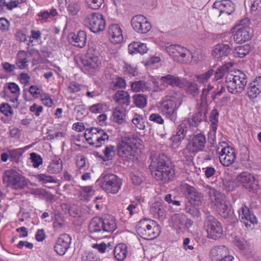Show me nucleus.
Returning a JSON list of instances; mask_svg holds the SVG:
<instances>
[{
  "label": "nucleus",
  "mask_w": 261,
  "mask_h": 261,
  "mask_svg": "<svg viewBox=\"0 0 261 261\" xmlns=\"http://www.w3.org/2000/svg\"><path fill=\"white\" fill-rule=\"evenodd\" d=\"M30 159L35 168L39 167L42 163V159L41 156L36 153L33 152L30 154Z\"/></svg>",
  "instance_id": "nucleus-56"
},
{
  "label": "nucleus",
  "mask_w": 261,
  "mask_h": 261,
  "mask_svg": "<svg viewBox=\"0 0 261 261\" xmlns=\"http://www.w3.org/2000/svg\"><path fill=\"white\" fill-rule=\"evenodd\" d=\"M206 191L211 202L214 204V208L218 214L223 217H228L230 214V208L226 201L225 195L210 186L206 188Z\"/></svg>",
  "instance_id": "nucleus-4"
},
{
  "label": "nucleus",
  "mask_w": 261,
  "mask_h": 261,
  "mask_svg": "<svg viewBox=\"0 0 261 261\" xmlns=\"http://www.w3.org/2000/svg\"><path fill=\"white\" fill-rule=\"evenodd\" d=\"M206 143L204 134L200 133L190 137L188 143L184 151L186 150L190 153H196L204 150Z\"/></svg>",
  "instance_id": "nucleus-12"
},
{
  "label": "nucleus",
  "mask_w": 261,
  "mask_h": 261,
  "mask_svg": "<svg viewBox=\"0 0 261 261\" xmlns=\"http://www.w3.org/2000/svg\"><path fill=\"white\" fill-rule=\"evenodd\" d=\"M182 97L183 95L180 92L171 90L168 91L167 95L165 97V99L172 101L177 105L178 103H181Z\"/></svg>",
  "instance_id": "nucleus-37"
},
{
  "label": "nucleus",
  "mask_w": 261,
  "mask_h": 261,
  "mask_svg": "<svg viewBox=\"0 0 261 261\" xmlns=\"http://www.w3.org/2000/svg\"><path fill=\"white\" fill-rule=\"evenodd\" d=\"M115 101L120 105L127 106L130 103V96L125 91H118L113 97Z\"/></svg>",
  "instance_id": "nucleus-29"
},
{
  "label": "nucleus",
  "mask_w": 261,
  "mask_h": 261,
  "mask_svg": "<svg viewBox=\"0 0 261 261\" xmlns=\"http://www.w3.org/2000/svg\"><path fill=\"white\" fill-rule=\"evenodd\" d=\"M71 242V238L69 235L66 233L61 234L54 247L55 250L60 255H64L70 248Z\"/></svg>",
  "instance_id": "nucleus-20"
},
{
  "label": "nucleus",
  "mask_w": 261,
  "mask_h": 261,
  "mask_svg": "<svg viewBox=\"0 0 261 261\" xmlns=\"http://www.w3.org/2000/svg\"><path fill=\"white\" fill-rule=\"evenodd\" d=\"M92 190L91 186H85L81 188V196L84 200H87Z\"/></svg>",
  "instance_id": "nucleus-62"
},
{
  "label": "nucleus",
  "mask_w": 261,
  "mask_h": 261,
  "mask_svg": "<svg viewBox=\"0 0 261 261\" xmlns=\"http://www.w3.org/2000/svg\"><path fill=\"white\" fill-rule=\"evenodd\" d=\"M178 106L171 100L164 99L160 103V110L166 118L173 122H175L177 119V111Z\"/></svg>",
  "instance_id": "nucleus-15"
},
{
  "label": "nucleus",
  "mask_w": 261,
  "mask_h": 261,
  "mask_svg": "<svg viewBox=\"0 0 261 261\" xmlns=\"http://www.w3.org/2000/svg\"><path fill=\"white\" fill-rule=\"evenodd\" d=\"M237 180L250 192L254 193L258 189L257 181L254 176L247 172H243L238 175Z\"/></svg>",
  "instance_id": "nucleus-17"
},
{
  "label": "nucleus",
  "mask_w": 261,
  "mask_h": 261,
  "mask_svg": "<svg viewBox=\"0 0 261 261\" xmlns=\"http://www.w3.org/2000/svg\"><path fill=\"white\" fill-rule=\"evenodd\" d=\"M164 154L160 155L152 161L150 169L152 176L158 180L165 182L171 180L174 175V171L172 167L167 165Z\"/></svg>",
  "instance_id": "nucleus-1"
},
{
  "label": "nucleus",
  "mask_w": 261,
  "mask_h": 261,
  "mask_svg": "<svg viewBox=\"0 0 261 261\" xmlns=\"http://www.w3.org/2000/svg\"><path fill=\"white\" fill-rule=\"evenodd\" d=\"M123 71L125 74L128 75L135 76L137 74L136 68L132 67L131 65L125 62L124 63V65L123 66Z\"/></svg>",
  "instance_id": "nucleus-58"
},
{
  "label": "nucleus",
  "mask_w": 261,
  "mask_h": 261,
  "mask_svg": "<svg viewBox=\"0 0 261 261\" xmlns=\"http://www.w3.org/2000/svg\"><path fill=\"white\" fill-rule=\"evenodd\" d=\"M196 206L188 202L186 204L185 208L187 213L190 214L194 217L198 218L200 216L201 213L199 208Z\"/></svg>",
  "instance_id": "nucleus-47"
},
{
  "label": "nucleus",
  "mask_w": 261,
  "mask_h": 261,
  "mask_svg": "<svg viewBox=\"0 0 261 261\" xmlns=\"http://www.w3.org/2000/svg\"><path fill=\"white\" fill-rule=\"evenodd\" d=\"M132 123L139 129L142 130L145 128L144 121L143 117L138 114H135L132 120Z\"/></svg>",
  "instance_id": "nucleus-49"
},
{
  "label": "nucleus",
  "mask_w": 261,
  "mask_h": 261,
  "mask_svg": "<svg viewBox=\"0 0 261 261\" xmlns=\"http://www.w3.org/2000/svg\"><path fill=\"white\" fill-rule=\"evenodd\" d=\"M212 83H209L207 85L202 89L201 97L202 100H206L207 96L209 94L210 92L214 88V86Z\"/></svg>",
  "instance_id": "nucleus-59"
},
{
  "label": "nucleus",
  "mask_w": 261,
  "mask_h": 261,
  "mask_svg": "<svg viewBox=\"0 0 261 261\" xmlns=\"http://www.w3.org/2000/svg\"><path fill=\"white\" fill-rule=\"evenodd\" d=\"M103 225V233L112 232L116 229V224L115 218L109 215H105L101 218Z\"/></svg>",
  "instance_id": "nucleus-28"
},
{
  "label": "nucleus",
  "mask_w": 261,
  "mask_h": 261,
  "mask_svg": "<svg viewBox=\"0 0 261 261\" xmlns=\"http://www.w3.org/2000/svg\"><path fill=\"white\" fill-rule=\"evenodd\" d=\"M261 93V76L256 77L249 84L247 94L250 98H256Z\"/></svg>",
  "instance_id": "nucleus-26"
},
{
  "label": "nucleus",
  "mask_w": 261,
  "mask_h": 261,
  "mask_svg": "<svg viewBox=\"0 0 261 261\" xmlns=\"http://www.w3.org/2000/svg\"><path fill=\"white\" fill-rule=\"evenodd\" d=\"M148 88L147 84L142 81H135L131 84V89L135 92H145Z\"/></svg>",
  "instance_id": "nucleus-41"
},
{
  "label": "nucleus",
  "mask_w": 261,
  "mask_h": 261,
  "mask_svg": "<svg viewBox=\"0 0 261 261\" xmlns=\"http://www.w3.org/2000/svg\"><path fill=\"white\" fill-rule=\"evenodd\" d=\"M97 182L103 191L108 194H112L117 193L122 184L120 178L111 173L102 174L98 179Z\"/></svg>",
  "instance_id": "nucleus-7"
},
{
  "label": "nucleus",
  "mask_w": 261,
  "mask_h": 261,
  "mask_svg": "<svg viewBox=\"0 0 261 261\" xmlns=\"http://www.w3.org/2000/svg\"><path fill=\"white\" fill-rule=\"evenodd\" d=\"M261 11V0H251V12L256 14Z\"/></svg>",
  "instance_id": "nucleus-57"
},
{
  "label": "nucleus",
  "mask_w": 261,
  "mask_h": 261,
  "mask_svg": "<svg viewBox=\"0 0 261 261\" xmlns=\"http://www.w3.org/2000/svg\"><path fill=\"white\" fill-rule=\"evenodd\" d=\"M0 111L6 116H11L13 113L12 108L7 103H3L0 105Z\"/></svg>",
  "instance_id": "nucleus-55"
},
{
  "label": "nucleus",
  "mask_w": 261,
  "mask_h": 261,
  "mask_svg": "<svg viewBox=\"0 0 261 261\" xmlns=\"http://www.w3.org/2000/svg\"><path fill=\"white\" fill-rule=\"evenodd\" d=\"M248 19L242 20L240 23L234 27L233 39L237 43H242L249 40L253 36V31L249 27Z\"/></svg>",
  "instance_id": "nucleus-9"
},
{
  "label": "nucleus",
  "mask_w": 261,
  "mask_h": 261,
  "mask_svg": "<svg viewBox=\"0 0 261 261\" xmlns=\"http://www.w3.org/2000/svg\"><path fill=\"white\" fill-rule=\"evenodd\" d=\"M228 91L233 94L241 93L247 83V77L245 73L237 70L234 73H228L225 77Z\"/></svg>",
  "instance_id": "nucleus-3"
},
{
  "label": "nucleus",
  "mask_w": 261,
  "mask_h": 261,
  "mask_svg": "<svg viewBox=\"0 0 261 261\" xmlns=\"http://www.w3.org/2000/svg\"><path fill=\"white\" fill-rule=\"evenodd\" d=\"M30 110L31 112L34 113L36 116H39L40 113L43 111V107L41 106H38L36 103H34L30 108Z\"/></svg>",
  "instance_id": "nucleus-64"
},
{
  "label": "nucleus",
  "mask_w": 261,
  "mask_h": 261,
  "mask_svg": "<svg viewBox=\"0 0 261 261\" xmlns=\"http://www.w3.org/2000/svg\"><path fill=\"white\" fill-rule=\"evenodd\" d=\"M182 191L187 195L189 200L188 203L194 205H200L203 200L202 194L199 192L195 188L188 185L187 184L181 185Z\"/></svg>",
  "instance_id": "nucleus-14"
},
{
  "label": "nucleus",
  "mask_w": 261,
  "mask_h": 261,
  "mask_svg": "<svg viewBox=\"0 0 261 261\" xmlns=\"http://www.w3.org/2000/svg\"><path fill=\"white\" fill-rule=\"evenodd\" d=\"M228 67L226 65H223L219 67L216 71H214V81H218V80L222 79L227 72Z\"/></svg>",
  "instance_id": "nucleus-48"
},
{
  "label": "nucleus",
  "mask_w": 261,
  "mask_h": 261,
  "mask_svg": "<svg viewBox=\"0 0 261 261\" xmlns=\"http://www.w3.org/2000/svg\"><path fill=\"white\" fill-rule=\"evenodd\" d=\"M186 93L193 97L197 96L199 93L198 84L195 83L189 82L186 89Z\"/></svg>",
  "instance_id": "nucleus-45"
},
{
  "label": "nucleus",
  "mask_w": 261,
  "mask_h": 261,
  "mask_svg": "<svg viewBox=\"0 0 261 261\" xmlns=\"http://www.w3.org/2000/svg\"><path fill=\"white\" fill-rule=\"evenodd\" d=\"M125 81L121 77H118L111 82L110 87L113 90H116L117 89L125 88Z\"/></svg>",
  "instance_id": "nucleus-43"
},
{
  "label": "nucleus",
  "mask_w": 261,
  "mask_h": 261,
  "mask_svg": "<svg viewBox=\"0 0 261 261\" xmlns=\"http://www.w3.org/2000/svg\"><path fill=\"white\" fill-rule=\"evenodd\" d=\"M214 70L210 69L205 73L198 74L195 76L196 82L199 84L205 85L209 81L210 79L214 74Z\"/></svg>",
  "instance_id": "nucleus-40"
},
{
  "label": "nucleus",
  "mask_w": 261,
  "mask_h": 261,
  "mask_svg": "<svg viewBox=\"0 0 261 261\" xmlns=\"http://www.w3.org/2000/svg\"><path fill=\"white\" fill-rule=\"evenodd\" d=\"M128 50L130 54L136 53L144 54L147 53L148 48L146 44L140 42H134L129 44Z\"/></svg>",
  "instance_id": "nucleus-31"
},
{
  "label": "nucleus",
  "mask_w": 261,
  "mask_h": 261,
  "mask_svg": "<svg viewBox=\"0 0 261 261\" xmlns=\"http://www.w3.org/2000/svg\"><path fill=\"white\" fill-rule=\"evenodd\" d=\"M80 9V4L76 2H71L67 7L68 12L72 15H76Z\"/></svg>",
  "instance_id": "nucleus-53"
},
{
  "label": "nucleus",
  "mask_w": 261,
  "mask_h": 261,
  "mask_svg": "<svg viewBox=\"0 0 261 261\" xmlns=\"http://www.w3.org/2000/svg\"><path fill=\"white\" fill-rule=\"evenodd\" d=\"M250 49L251 47L248 44L238 46L233 51V56L237 58H244L249 53Z\"/></svg>",
  "instance_id": "nucleus-38"
},
{
  "label": "nucleus",
  "mask_w": 261,
  "mask_h": 261,
  "mask_svg": "<svg viewBox=\"0 0 261 261\" xmlns=\"http://www.w3.org/2000/svg\"><path fill=\"white\" fill-rule=\"evenodd\" d=\"M83 64L89 72H92L98 68L101 65V60L98 57L89 55L86 59L82 61Z\"/></svg>",
  "instance_id": "nucleus-25"
},
{
  "label": "nucleus",
  "mask_w": 261,
  "mask_h": 261,
  "mask_svg": "<svg viewBox=\"0 0 261 261\" xmlns=\"http://www.w3.org/2000/svg\"><path fill=\"white\" fill-rule=\"evenodd\" d=\"M204 228L209 239L216 240L223 234V228L221 223L211 215H208L204 220Z\"/></svg>",
  "instance_id": "nucleus-10"
},
{
  "label": "nucleus",
  "mask_w": 261,
  "mask_h": 261,
  "mask_svg": "<svg viewBox=\"0 0 261 261\" xmlns=\"http://www.w3.org/2000/svg\"><path fill=\"white\" fill-rule=\"evenodd\" d=\"M85 1L89 8L96 10L100 8L104 0H85Z\"/></svg>",
  "instance_id": "nucleus-54"
},
{
  "label": "nucleus",
  "mask_w": 261,
  "mask_h": 261,
  "mask_svg": "<svg viewBox=\"0 0 261 261\" xmlns=\"http://www.w3.org/2000/svg\"><path fill=\"white\" fill-rule=\"evenodd\" d=\"M102 221L101 218H93L89 224V230L91 233H103Z\"/></svg>",
  "instance_id": "nucleus-34"
},
{
  "label": "nucleus",
  "mask_w": 261,
  "mask_h": 261,
  "mask_svg": "<svg viewBox=\"0 0 261 261\" xmlns=\"http://www.w3.org/2000/svg\"><path fill=\"white\" fill-rule=\"evenodd\" d=\"M205 117V114L203 113L202 112H199L188 119V123L190 126L196 127L204 119Z\"/></svg>",
  "instance_id": "nucleus-39"
},
{
  "label": "nucleus",
  "mask_w": 261,
  "mask_h": 261,
  "mask_svg": "<svg viewBox=\"0 0 261 261\" xmlns=\"http://www.w3.org/2000/svg\"><path fill=\"white\" fill-rule=\"evenodd\" d=\"M62 170V161L59 158H56L50 163L47 168V171L51 174L58 173Z\"/></svg>",
  "instance_id": "nucleus-36"
},
{
  "label": "nucleus",
  "mask_w": 261,
  "mask_h": 261,
  "mask_svg": "<svg viewBox=\"0 0 261 261\" xmlns=\"http://www.w3.org/2000/svg\"><path fill=\"white\" fill-rule=\"evenodd\" d=\"M187 133L186 124L182 122L177 128L176 135L173 138L174 141H180L186 136Z\"/></svg>",
  "instance_id": "nucleus-42"
},
{
  "label": "nucleus",
  "mask_w": 261,
  "mask_h": 261,
  "mask_svg": "<svg viewBox=\"0 0 261 261\" xmlns=\"http://www.w3.org/2000/svg\"><path fill=\"white\" fill-rule=\"evenodd\" d=\"M140 139L132 137L122 140L118 147V154L123 161H133L137 158L139 154Z\"/></svg>",
  "instance_id": "nucleus-2"
},
{
  "label": "nucleus",
  "mask_w": 261,
  "mask_h": 261,
  "mask_svg": "<svg viewBox=\"0 0 261 261\" xmlns=\"http://www.w3.org/2000/svg\"><path fill=\"white\" fill-rule=\"evenodd\" d=\"M221 146L222 148L220 150L219 146L217 149L220 162L224 166L228 167L234 163L236 159L235 152L232 148L228 146L225 142H223Z\"/></svg>",
  "instance_id": "nucleus-13"
},
{
  "label": "nucleus",
  "mask_w": 261,
  "mask_h": 261,
  "mask_svg": "<svg viewBox=\"0 0 261 261\" xmlns=\"http://www.w3.org/2000/svg\"><path fill=\"white\" fill-rule=\"evenodd\" d=\"M131 23L133 29L139 33H146L151 28V24L147 18L141 15L134 16L132 19Z\"/></svg>",
  "instance_id": "nucleus-18"
},
{
  "label": "nucleus",
  "mask_w": 261,
  "mask_h": 261,
  "mask_svg": "<svg viewBox=\"0 0 261 261\" xmlns=\"http://www.w3.org/2000/svg\"><path fill=\"white\" fill-rule=\"evenodd\" d=\"M109 136L107 133L103 129L100 128L98 133L97 142L96 143V147H99L102 145L105 144L106 142L108 141Z\"/></svg>",
  "instance_id": "nucleus-44"
},
{
  "label": "nucleus",
  "mask_w": 261,
  "mask_h": 261,
  "mask_svg": "<svg viewBox=\"0 0 261 261\" xmlns=\"http://www.w3.org/2000/svg\"><path fill=\"white\" fill-rule=\"evenodd\" d=\"M230 51L229 45L219 43L214 46L212 51V56L217 60L222 59L223 57H226Z\"/></svg>",
  "instance_id": "nucleus-24"
},
{
  "label": "nucleus",
  "mask_w": 261,
  "mask_h": 261,
  "mask_svg": "<svg viewBox=\"0 0 261 261\" xmlns=\"http://www.w3.org/2000/svg\"><path fill=\"white\" fill-rule=\"evenodd\" d=\"M3 181L7 187L16 189V172L13 170L6 171L3 177Z\"/></svg>",
  "instance_id": "nucleus-27"
},
{
  "label": "nucleus",
  "mask_w": 261,
  "mask_h": 261,
  "mask_svg": "<svg viewBox=\"0 0 261 261\" xmlns=\"http://www.w3.org/2000/svg\"><path fill=\"white\" fill-rule=\"evenodd\" d=\"M159 80L161 82V86H159V83L154 82L155 86L160 91L165 90V87L168 86L172 87H178L179 88H183L185 86V83L178 77L171 74H167L165 76H161Z\"/></svg>",
  "instance_id": "nucleus-16"
},
{
  "label": "nucleus",
  "mask_w": 261,
  "mask_h": 261,
  "mask_svg": "<svg viewBox=\"0 0 261 261\" xmlns=\"http://www.w3.org/2000/svg\"><path fill=\"white\" fill-rule=\"evenodd\" d=\"M19 57H22V59H18V61H17V66L20 69H23L25 67H26L28 63L27 60V54L24 51H19L18 53Z\"/></svg>",
  "instance_id": "nucleus-51"
},
{
  "label": "nucleus",
  "mask_w": 261,
  "mask_h": 261,
  "mask_svg": "<svg viewBox=\"0 0 261 261\" xmlns=\"http://www.w3.org/2000/svg\"><path fill=\"white\" fill-rule=\"evenodd\" d=\"M223 186L226 190L229 191L234 190L236 187L235 183L233 181L227 178L223 179Z\"/></svg>",
  "instance_id": "nucleus-60"
},
{
  "label": "nucleus",
  "mask_w": 261,
  "mask_h": 261,
  "mask_svg": "<svg viewBox=\"0 0 261 261\" xmlns=\"http://www.w3.org/2000/svg\"><path fill=\"white\" fill-rule=\"evenodd\" d=\"M138 234L145 240H153L159 236L161 232L160 225L154 221L143 219L136 226Z\"/></svg>",
  "instance_id": "nucleus-5"
},
{
  "label": "nucleus",
  "mask_w": 261,
  "mask_h": 261,
  "mask_svg": "<svg viewBox=\"0 0 261 261\" xmlns=\"http://www.w3.org/2000/svg\"><path fill=\"white\" fill-rule=\"evenodd\" d=\"M108 34L111 41L113 43H119L123 41L122 31L118 24H112L109 27Z\"/></svg>",
  "instance_id": "nucleus-22"
},
{
  "label": "nucleus",
  "mask_w": 261,
  "mask_h": 261,
  "mask_svg": "<svg viewBox=\"0 0 261 261\" xmlns=\"http://www.w3.org/2000/svg\"><path fill=\"white\" fill-rule=\"evenodd\" d=\"M210 256L213 261H219L224 258L232 257L229 255V251L225 246H216L210 252Z\"/></svg>",
  "instance_id": "nucleus-23"
},
{
  "label": "nucleus",
  "mask_w": 261,
  "mask_h": 261,
  "mask_svg": "<svg viewBox=\"0 0 261 261\" xmlns=\"http://www.w3.org/2000/svg\"><path fill=\"white\" fill-rule=\"evenodd\" d=\"M113 120L118 124L123 123L125 119V108L121 107H116L113 113Z\"/></svg>",
  "instance_id": "nucleus-35"
},
{
  "label": "nucleus",
  "mask_w": 261,
  "mask_h": 261,
  "mask_svg": "<svg viewBox=\"0 0 261 261\" xmlns=\"http://www.w3.org/2000/svg\"><path fill=\"white\" fill-rule=\"evenodd\" d=\"M68 38L70 43L74 46L83 48L86 46L87 34L84 31H79L76 34L71 32Z\"/></svg>",
  "instance_id": "nucleus-21"
},
{
  "label": "nucleus",
  "mask_w": 261,
  "mask_h": 261,
  "mask_svg": "<svg viewBox=\"0 0 261 261\" xmlns=\"http://www.w3.org/2000/svg\"><path fill=\"white\" fill-rule=\"evenodd\" d=\"M36 178L43 184L56 183L57 181L54 178L50 175L45 174H40L36 176Z\"/></svg>",
  "instance_id": "nucleus-52"
},
{
  "label": "nucleus",
  "mask_w": 261,
  "mask_h": 261,
  "mask_svg": "<svg viewBox=\"0 0 261 261\" xmlns=\"http://www.w3.org/2000/svg\"><path fill=\"white\" fill-rule=\"evenodd\" d=\"M16 153L15 150L11 151L9 153L4 152L1 154V160L3 162H6L9 157L11 158L12 160H15L16 158Z\"/></svg>",
  "instance_id": "nucleus-63"
},
{
  "label": "nucleus",
  "mask_w": 261,
  "mask_h": 261,
  "mask_svg": "<svg viewBox=\"0 0 261 261\" xmlns=\"http://www.w3.org/2000/svg\"><path fill=\"white\" fill-rule=\"evenodd\" d=\"M186 220V216L181 213L174 214L171 217L172 223L176 229H182L185 228Z\"/></svg>",
  "instance_id": "nucleus-30"
},
{
  "label": "nucleus",
  "mask_w": 261,
  "mask_h": 261,
  "mask_svg": "<svg viewBox=\"0 0 261 261\" xmlns=\"http://www.w3.org/2000/svg\"><path fill=\"white\" fill-rule=\"evenodd\" d=\"M136 106L139 108H144L147 103V97L143 94H137L133 96Z\"/></svg>",
  "instance_id": "nucleus-46"
},
{
  "label": "nucleus",
  "mask_w": 261,
  "mask_h": 261,
  "mask_svg": "<svg viewBox=\"0 0 261 261\" xmlns=\"http://www.w3.org/2000/svg\"><path fill=\"white\" fill-rule=\"evenodd\" d=\"M166 50L174 61L188 64L193 59L192 53L187 48L179 45H170L166 46Z\"/></svg>",
  "instance_id": "nucleus-8"
},
{
  "label": "nucleus",
  "mask_w": 261,
  "mask_h": 261,
  "mask_svg": "<svg viewBox=\"0 0 261 261\" xmlns=\"http://www.w3.org/2000/svg\"><path fill=\"white\" fill-rule=\"evenodd\" d=\"M99 129V128L92 127L85 131L84 136L90 145L95 146Z\"/></svg>",
  "instance_id": "nucleus-32"
},
{
  "label": "nucleus",
  "mask_w": 261,
  "mask_h": 261,
  "mask_svg": "<svg viewBox=\"0 0 261 261\" xmlns=\"http://www.w3.org/2000/svg\"><path fill=\"white\" fill-rule=\"evenodd\" d=\"M235 10L234 4L230 0L216 1L213 5L212 12L219 16V22L224 24L229 20L228 16L231 14Z\"/></svg>",
  "instance_id": "nucleus-6"
},
{
  "label": "nucleus",
  "mask_w": 261,
  "mask_h": 261,
  "mask_svg": "<svg viewBox=\"0 0 261 261\" xmlns=\"http://www.w3.org/2000/svg\"><path fill=\"white\" fill-rule=\"evenodd\" d=\"M82 261H100L99 257L94 253L89 252L82 256Z\"/></svg>",
  "instance_id": "nucleus-61"
},
{
  "label": "nucleus",
  "mask_w": 261,
  "mask_h": 261,
  "mask_svg": "<svg viewBox=\"0 0 261 261\" xmlns=\"http://www.w3.org/2000/svg\"><path fill=\"white\" fill-rule=\"evenodd\" d=\"M127 254V246L125 244L120 243L115 246L114 255L117 260H123L126 257Z\"/></svg>",
  "instance_id": "nucleus-33"
},
{
  "label": "nucleus",
  "mask_w": 261,
  "mask_h": 261,
  "mask_svg": "<svg viewBox=\"0 0 261 261\" xmlns=\"http://www.w3.org/2000/svg\"><path fill=\"white\" fill-rule=\"evenodd\" d=\"M239 217L240 221L245 226L250 227L251 224H255L257 223L256 217L250 209L246 205H243L239 210Z\"/></svg>",
  "instance_id": "nucleus-19"
},
{
  "label": "nucleus",
  "mask_w": 261,
  "mask_h": 261,
  "mask_svg": "<svg viewBox=\"0 0 261 261\" xmlns=\"http://www.w3.org/2000/svg\"><path fill=\"white\" fill-rule=\"evenodd\" d=\"M85 24L94 33L103 31L106 22L103 16L98 13H92L88 15L84 20Z\"/></svg>",
  "instance_id": "nucleus-11"
},
{
  "label": "nucleus",
  "mask_w": 261,
  "mask_h": 261,
  "mask_svg": "<svg viewBox=\"0 0 261 261\" xmlns=\"http://www.w3.org/2000/svg\"><path fill=\"white\" fill-rule=\"evenodd\" d=\"M131 179L134 185H139L144 180L145 177L142 172L137 171L132 174Z\"/></svg>",
  "instance_id": "nucleus-50"
}]
</instances>
